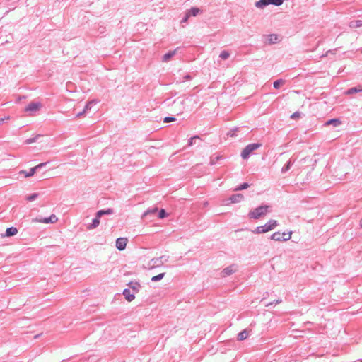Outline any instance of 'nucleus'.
<instances>
[{
    "label": "nucleus",
    "mask_w": 362,
    "mask_h": 362,
    "mask_svg": "<svg viewBox=\"0 0 362 362\" xmlns=\"http://www.w3.org/2000/svg\"><path fill=\"white\" fill-rule=\"evenodd\" d=\"M249 186H250V185H249V184H248V183L245 182V183H243V184H242V185H239L238 187H237L234 189V191H240V190H243V189H245L248 188V187H249Z\"/></svg>",
    "instance_id": "nucleus-25"
},
{
    "label": "nucleus",
    "mask_w": 362,
    "mask_h": 362,
    "mask_svg": "<svg viewBox=\"0 0 362 362\" xmlns=\"http://www.w3.org/2000/svg\"><path fill=\"white\" fill-rule=\"evenodd\" d=\"M184 79L185 80H190L191 79V76L189 75H186L185 77H184Z\"/></svg>",
    "instance_id": "nucleus-42"
},
{
    "label": "nucleus",
    "mask_w": 362,
    "mask_h": 362,
    "mask_svg": "<svg viewBox=\"0 0 362 362\" xmlns=\"http://www.w3.org/2000/svg\"><path fill=\"white\" fill-rule=\"evenodd\" d=\"M207 204H208V202L204 203V206H207Z\"/></svg>",
    "instance_id": "nucleus-44"
},
{
    "label": "nucleus",
    "mask_w": 362,
    "mask_h": 362,
    "mask_svg": "<svg viewBox=\"0 0 362 362\" xmlns=\"http://www.w3.org/2000/svg\"><path fill=\"white\" fill-rule=\"evenodd\" d=\"M279 226L278 221L274 219H270L264 225L257 226L252 230L253 234L259 235L266 233L276 228Z\"/></svg>",
    "instance_id": "nucleus-1"
},
{
    "label": "nucleus",
    "mask_w": 362,
    "mask_h": 362,
    "mask_svg": "<svg viewBox=\"0 0 362 362\" xmlns=\"http://www.w3.org/2000/svg\"><path fill=\"white\" fill-rule=\"evenodd\" d=\"M281 302V299H278V300H275L274 302H271V303H269L268 304H266L265 306L266 307H269V306H270V305H272L273 304H279Z\"/></svg>",
    "instance_id": "nucleus-35"
},
{
    "label": "nucleus",
    "mask_w": 362,
    "mask_h": 362,
    "mask_svg": "<svg viewBox=\"0 0 362 362\" xmlns=\"http://www.w3.org/2000/svg\"><path fill=\"white\" fill-rule=\"evenodd\" d=\"M218 158H218V156H217V157H216V158H215V159L211 158L210 163H211V165H213V164L215 163V161H216V160H217Z\"/></svg>",
    "instance_id": "nucleus-39"
},
{
    "label": "nucleus",
    "mask_w": 362,
    "mask_h": 362,
    "mask_svg": "<svg viewBox=\"0 0 362 362\" xmlns=\"http://www.w3.org/2000/svg\"><path fill=\"white\" fill-rule=\"evenodd\" d=\"M361 227H362V221H361Z\"/></svg>",
    "instance_id": "nucleus-45"
},
{
    "label": "nucleus",
    "mask_w": 362,
    "mask_h": 362,
    "mask_svg": "<svg viewBox=\"0 0 362 362\" xmlns=\"http://www.w3.org/2000/svg\"><path fill=\"white\" fill-rule=\"evenodd\" d=\"M264 37L266 38L267 42L270 45L278 43L281 40V37L276 34L267 35H265Z\"/></svg>",
    "instance_id": "nucleus-12"
},
{
    "label": "nucleus",
    "mask_w": 362,
    "mask_h": 362,
    "mask_svg": "<svg viewBox=\"0 0 362 362\" xmlns=\"http://www.w3.org/2000/svg\"><path fill=\"white\" fill-rule=\"evenodd\" d=\"M157 210H158V209H157V208H154V209H148V210H147V211L144 214V215H143V216H146L147 214H153V213L156 212V211H157Z\"/></svg>",
    "instance_id": "nucleus-32"
},
{
    "label": "nucleus",
    "mask_w": 362,
    "mask_h": 362,
    "mask_svg": "<svg viewBox=\"0 0 362 362\" xmlns=\"http://www.w3.org/2000/svg\"><path fill=\"white\" fill-rule=\"evenodd\" d=\"M244 196L242 194H233L228 199L223 200L222 204L228 206L230 204H238L243 201Z\"/></svg>",
    "instance_id": "nucleus-7"
},
{
    "label": "nucleus",
    "mask_w": 362,
    "mask_h": 362,
    "mask_svg": "<svg viewBox=\"0 0 362 362\" xmlns=\"http://www.w3.org/2000/svg\"><path fill=\"white\" fill-rule=\"evenodd\" d=\"M47 164V163H40L38 164L37 165H36L35 168V169L36 170V171L38 170V169H40L42 168V167L45 166Z\"/></svg>",
    "instance_id": "nucleus-36"
},
{
    "label": "nucleus",
    "mask_w": 362,
    "mask_h": 362,
    "mask_svg": "<svg viewBox=\"0 0 362 362\" xmlns=\"http://www.w3.org/2000/svg\"><path fill=\"white\" fill-rule=\"evenodd\" d=\"M134 294L135 293H131L129 289H124L123 291V295L124 296L125 299L129 302H131L134 299Z\"/></svg>",
    "instance_id": "nucleus-14"
},
{
    "label": "nucleus",
    "mask_w": 362,
    "mask_h": 362,
    "mask_svg": "<svg viewBox=\"0 0 362 362\" xmlns=\"http://www.w3.org/2000/svg\"><path fill=\"white\" fill-rule=\"evenodd\" d=\"M96 102L95 100H90L89 101L85 106L84 109H83V112H86L88 110H90L91 108V105L93 104H95Z\"/></svg>",
    "instance_id": "nucleus-26"
},
{
    "label": "nucleus",
    "mask_w": 362,
    "mask_h": 362,
    "mask_svg": "<svg viewBox=\"0 0 362 362\" xmlns=\"http://www.w3.org/2000/svg\"><path fill=\"white\" fill-rule=\"evenodd\" d=\"M292 233V231H289L288 233L277 231L270 236V239L279 242L288 241L291 238Z\"/></svg>",
    "instance_id": "nucleus-4"
},
{
    "label": "nucleus",
    "mask_w": 362,
    "mask_h": 362,
    "mask_svg": "<svg viewBox=\"0 0 362 362\" xmlns=\"http://www.w3.org/2000/svg\"><path fill=\"white\" fill-rule=\"evenodd\" d=\"M249 336V332L247 329H244L241 332H240L238 335V339L239 341H243L247 339Z\"/></svg>",
    "instance_id": "nucleus-19"
},
{
    "label": "nucleus",
    "mask_w": 362,
    "mask_h": 362,
    "mask_svg": "<svg viewBox=\"0 0 362 362\" xmlns=\"http://www.w3.org/2000/svg\"><path fill=\"white\" fill-rule=\"evenodd\" d=\"M175 117H166L164 119V122L167 123V122H173V121H175Z\"/></svg>",
    "instance_id": "nucleus-34"
},
{
    "label": "nucleus",
    "mask_w": 362,
    "mask_h": 362,
    "mask_svg": "<svg viewBox=\"0 0 362 362\" xmlns=\"http://www.w3.org/2000/svg\"><path fill=\"white\" fill-rule=\"evenodd\" d=\"M228 136H233L235 135V133H234V132H233V131H231V132H229L228 133Z\"/></svg>",
    "instance_id": "nucleus-41"
},
{
    "label": "nucleus",
    "mask_w": 362,
    "mask_h": 362,
    "mask_svg": "<svg viewBox=\"0 0 362 362\" xmlns=\"http://www.w3.org/2000/svg\"><path fill=\"white\" fill-rule=\"evenodd\" d=\"M129 242L127 238H119L115 241V247L120 251L124 250Z\"/></svg>",
    "instance_id": "nucleus-11"
},
{
    "label": "nucleus",
    "mask_w": 362,
    "mask_h": 362,
    "mask_svg": "<svg viewBox=\"0 0 362 362\" xmlns=\"http://www.w3.org/2000/svg\"><path fill=\"white\" fill-rule=\"evenodd\" d=\"M359 362H362V360H361V361H360Z\"/></svg>",
    "instance_id": "nucleus-46"
},
{
    "label": "nucleus",
    "mask_w": 362,
    "mask_h": 362,
    "mask_svg": "<svg viewBox=\"0 0 362 362\" xmlns=\"http://www.w3.org/2000/svg\"><path fill=\"white\" fill-rule=\"evenodd\" d=\"M200 13V10L198 8H192L187 13H185V16L180 21V23H186L189 16H196Z\"/></svg>",
    "instance_id": "nucleus-13"
},
{
    "label": "nucleus",
    "mask_w": 362,
    "mask_h": 362,
    "mask_svg": "<svg viewBox=\"0 0 362 362\" xmlns=\"http://www.w3.org/2000/svg\"><path fill=\"white\" fill-rule=\"evenodd\" d=\"M292 165V162L289 160L281 169V173H284L288 171Z\"/></svg>",
    "instance_id": "nucleus-24"
},
{
    "label": "nucleus",
    "mask_w": 362,
    "mask_h": 362,
    "mask_svg": "<svg viewBox=\"0 0 362 362\" xmlns=\"http://www.w3.org/2000/svg\"><path fill=\"white\" fill-rule=\"evenodd\" d=\"M341 124V121L338 119H332L326 122L325 125H333L337 127Z\"/></svg>",
    "instance_id": "nucleus-20"
},
{
    "label": "nucleus",
    "mask_w": 362,
    "mask_h": 362,
    "mask_svg": "<svg viewBox=\"0 0 362 362\" xmlns=\"http://www.w3.org/2000/svg\"><path fill=\"white\" fill-rule=\"evenodd\" d=\"M356 23H362V21H361V20H357V21H356Z\"/></svg>",
    "instance_id": "nucleus-43"
},
{
    "label": "nucleus",
    "mask_w": 362,
    "mask_h": 362,
    "mask_svg": "<svg viewBox=\"0 0 362 362\" xmlns=\"http://www.w3.org/2000/svg\"><path fill=\"white\" fill-rule=\"evenodd\" d=\"M85 113H86V112H83V110L82 112H81L78 113V114L76 115V117H79L82 116V115H83V114H85Z\"/></svg>",
    "instance_id": "nucleus-40"
},
{
    "label": "nucleus",
    "mask_w": 362,
    "mask_h": 362,
    "mask_svg": "<svg viewBox=\"0 0 362 362\" xmlns=\"http://www.w3.org/2000/svg\"><path fill=\"white\" fill-rule=\"evenodd\" d=\"M167 216L166 213H165V211L164 209H161L159 212V218H165V216Z\"/></svg>",
    "instance_id": "nucleus-33"
},
{
    "label": "nucleus",
    "mask_w": 362,
    "mask_h": 362,
    "mask_svg": "<svg viewBox=\"0 0 362 362\" xmlns=\"http://www.w3.org/2000/svg\"><path fill=\"white\" fill-rule=\"evenodd\" d=\"M285 83V81L283 79H279L274 82L273 86L275 88H279Z\"/></svg>",
    "instance_id": "nucleus-23"
},
{
    "label": "nucleus",
    "mask_w": 362,
    "mask_h": 362,
    "mask_svg": "<svg viewBox=\"0 0 362 362\" xmlns=\"http://www.w3.org/2000/svg\"><path fill=\"white\" fill-rule=\"evenodd\" d=\"M39 196V194L37 193H33L32 194H30L27 197L26 199L29 202L34 201L35 199H37Z\"/></svg>",
    "instance_id": "nucleus-28"
},
{
    "label": "nucleus",
    "mask_w": 362,
    "mask_h": 362,
    "mask_svg": "<svg viewBox=\"0 0 362 362\" xmlns=\"http://www.w3.org/2000/svg\"><path fill=\"white\" fill-rule=\"evenodd\" d=\"M18 233V230L15 227L8 228L6 230L5 236L11 237L16 235Z\"/></svg>",
    "instance_id": "nucleus-16"
},
{
    "label": "nucleus",
    "mask_w": 362,
    "mask_h": 362,
    "mask_svg": "<svg viewBox=\"0 0 362 362\" xmlns=\"http://www.w3.org/2000/svg\"><path fill=\"white\" fill-rule=\"evenodd\" d=\"M271 206L269 205H262L250 211L248 213V217L250 219H259L270 211Z\"/></svg>",
    "instance_id": "nucleus-2"
},
{
    "label": "nucleus",
    "mask_w": 362,
    "mask_h": 362,
    "mask_svg": "<svg viewBox=\"0 0 362 362\" xmlns=\"http://www.w3.org/2000/svg\"><path fill=\"white\" fill-rule=\"evenodd\" d=\"M167 260H168V259L166 257H165L164 256H162V257L156 258V259H152V262H153L152 267H154L156 265V266L161 265L163 264L164 262H166Z\"/></svg>",
    "instance_id": "nucleus-15"
},
{
    "label": "nucleus",
    "mask_w": 362,
    "mask_h": 362,
    "mask_svg": "<svg viewBox=\"0 0 362 362\" xmlns=\"http://www.w3.org/2000/svg\"><path fill=\"white\" fill-rule=\"evenodd\" d=\"M298 116H299V113L295 112L291 115V118L295 119V118L298 117Z\"/></svg>",
    "instance_id": "nucleus-38"
},
{
    "label": "nucleus",
    "mask_w": 362,
    "mask_h": 362,
    "mask_svg": "<svg viewBox=\"0 0 362 362\" xmlns=\"http://www.w3.org/2000/svg\"><path fill=\"white\" fill-rule=\"evenodd\" d=\"M165 276V273H161L158 275L154 276L151 278L152 281H157L161 280Z\"/></svg>",
    "instance_id": "nucleus-27"
},
{
    "label": "nucleus",
    "mask_w": 362,
    "mask_h": 362,
    "mask_svg": "<svg viewBox=\"0 0 362 362\" xmlns=\"http://www.w3.org/2000/svg\"><path fill=\"white\" fill-rule=\"evenodd\" d=\"M199 139V136H194V137H192L189 140V146H192L195 141Z\"/></svg>",
    "instance_id": "nucleus-30"
},
{
    "label": "nucleus",
    "mask_w": 362,
    "mask_h": 362,
    "mask_svg": "<svg viewBox=\"0 0 362 362\" xmlns=\"http://www.w3.org/2000/svg\"><path fill=\"white\" fill-rule=\"evenodd\" d=\"M129 287L132 289L134 293H136L139 291L140 285L137 282H131Z\"/></svg>",
    "instance_id": "nucleus-22"
},
{
    "label": "nucleus",
    "mask_w": 362,
    "mask_h": 362,
    "mask_svg": "<svg viewBox=\"0 0 362 362\" xmlns=\"http://www.w3.org/2000/svg\"><path fill=\"white\" fill-rule=\"evenodd\" d=\"M238 271V265L236 264H231L225 269L221 272V276L222 277H226L228 276H230L235 272Z\"/></svg>",
    "instance_id": "nucleus-10"
},
{
    "label": "nucleus",
    "mask_w": 362,
    "mask_h": 362,
    "mask_svg": "<svg viewBox=\"0 0 362 362\" xmlns=\"http://www.w3.org/2000/svg\"><path fill=\"white\" fill-rule=\"evenodd\" d=\"M36 173V170L35 168H31L29 170V172H27L25 170H21L19 172L20 174L23 175L25 177H29L33 176Z\"/></svg>",
    "instance_id": "nucleus-18"
},
{
    "label": "nucleus",
    "mask_w": 362,
    "mask_h": 362,
    "mask_svg": "<svg viewBox=\"0 0 362 362\" xmlns=\"http://www.w3.org/2000/svg\"><path fill=\"white\" fill-rule=\"evenodd\" d=\"M42 105L39 102H32L25 108V112H28L29 115H33L34 113L39 111Z\"/></svg>",
    "instance_id": "nucleus-8"
},
{
    "label": "nucleus",
    "mask_w": 362,
    "mask_h": 362,
    "mask_svg": "<svg viewBox=\"0 0 362 362\" xmlns=\"http://www.w3.org/2000/svg\"><path fill=\"white\" fill-rule=\"evenodd\" d=\"M361 91H362V87L361 86H358V87H354V88H351L349 89L346 92V95H351V94H353V93H359Z\"/></svg>",
    "instance_id": "nucleus-21"
},
{
    "label": "nucleus",
    "mask_w": 362,
    "mask_h": 362,
    "mask_svg": "<svg viewBox=\"0 0 362 362\" xmlns=\"http://www.w3.org/2000/svg\"><path fill=\"white\" fill-rule=\"evenodd\" d=\"M112 212L111 209L98 211L96 213L95 218L93 219L92 223L88 226V228L93 229L97 228L100 223V218L104 215H112Z\"/></svg>",
    "instance_id": "nucleus-3"
},
{
    "label": "nucleus",
    "mask_w": 362,
    "mask_h": 362,
    "mask_svg": "<svg viewBox=\"0 0 362 362\" xmlns=\"http://www.w3.org/2000/svg\"><path fill=\"white\" fill-rule=\"evenodd\" d=\"M187 100L185 96H179L172 103V108L177 112H182L185 109V102Z\"/></svg>",
    "instance_id": "nucleus-5"
},
{
    "label": "nucleus",
    "mask_w": 362,
    "mask_h": 362,
    "mask_svg": "<svg viewBox=\"0 0 362 362\" xmlns=\"http://www.w3.org/2000/svg\"><path fill=\"white\" fill-rule=\"evenodd\" d=\"M259 144H248L242 151L241 156L243 159H246L249 157L252 151L260 147Z\"/></svg>",
    "instance_id": "nucleus-6"
},
{
    "label": "nucleus",
    "mask_w": 362,
    "mask_h": 362,
    "mask_svg": "<svg viewBox=\"0 0 362 362\" xmlns=\"http://www.w3.org/2000/svg\"><path fill=\"white\" fill-rule=\"evenodd\" d=\"M57 221H58V218L57 217V216L55 214H52L48 218H36L33 219V222H39V223H46V224L54 223Z\"/></svg>",
    "instance_id": "nucleus-9"
},
{
    "label": "nucleus",
    "mask_w": 362,
    "mask_h": 362,
    "mask_svg": "<svg viewBox=\"0 0 362 362\" xmlns=\"http://www.w3.org/2000/svg\"><path fill=\"white\" fill-rule=\"evenodd\" d=\"M9 117H5L4 118H0V124H2L5 121L9 120Z\"/></svg>",
    "instance_id": "nucleus-37"
},
{
    "label": "nucleus",
    "mask_w": 362,
    "mask_h": 362,
    "mask_svg": "<svg viewBox=\"0 0 362 362\" xmlns=\"http://www.w3.org/2000/svg\"><path fill=\"white\" fill-rule=\"evenodd\" d=\"M176 53V49L170 51L163 57V62H168Z\"/></svg>",
    "instance_id": "nucleus-17"
},
{
    "label": "nucleus",
    "mask_w": 362,
    "mask_h": 362,
    "mask_svg": "<svg viewBox=\"0 0 362 362\" xmlns=\"http://www.w3.org/2000/svg\"><path fill=\"white\" fill-rule=\"evenodd\" d=\"M222 59H226L230 57V53L227 51H223L219 56Z\"/></svg>",
    "instance_id": "nucleus-29"
},
{
    "label": "nucleus",
    "mask_w": 362,
    "mask_h": 362,
    "mask_svg": "<svg viewBox=\"0 0 362 362\" xmlns=\"http://www.w3.org/2000/svg\"><path fill=\"white\" fill-rule=\"evenodd\" d=\"M38 136H37L33 137V138L28 139L26 140L25 143L27 144H32L33 142H35L37 141V139Z\"/></svg>",
    "instance_id": "nucleus-31"
}]
</instances>
